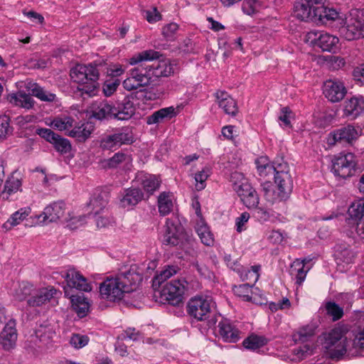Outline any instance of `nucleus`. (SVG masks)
<instances>
[{
	"label": "nucleus",
	"mask_w": 364,
	"mask_h": 364,
	"mask_svg": "<svg viewBox=\"0 0 364 364\" xmlns=\"http://www.w3.org/2000/svg\"><path fill=\"white\" fill-rule=\"evenodd\" d=\"M176 115L175 108L168 107L160 109L146 117V124L149 125L159 124L165 119H170Z\"/></svg>",
	"instance_id": "nucleus-31"
},
{
	"label": "nucleus",
	"mask_w": 364,
	"mask_h": 364,
	"mask_svg": "<svg viewBox=\"0 0 364 364\" xmlns=\"http://www.w3.org/2000/svg\"><path fill=\"white\" fill-rule=\"evenodd\" d=\"M327 314L332 318L333 321L341 319L343 316V309L334 301H328L326 304Z\"/></svg>",
	"instance_id": "nucleus-46"
},
{
	"label": "nucleus",
	"mask_w": 364,
	"mask_h": 364,
	"mask_svg": "<svg viewBox=\"0 0 364 364\" xmlns=\"http://www.w3.org/2000/svg\"><path fill=\"white\" fill-rule=\"evenodd\" d=\"M316 326L314 323H309L298 329L293 334V339L295 342L305 343L315 335Z\"/></svg>",
	"instance_id": "nucleus-36"
},
{
	"label": "nucleus",
	"mask_w": 364,
	"mask_h": 364,
	"mask_svg": "<svg viewBox=\"0 0 364 364\" xmlns=\"http://www.w3.org/2000/svg\"><path fill=\"white\" fill-rule=\"evenodd\" d=\"M108 203V194L106 192L97 191L95 193L90 200L89 206L91 208V213L95 215L102 212Z\"/></svg>",
	"instance_id": "nucleus-28"
},
{
	"label": "nucleus",
	"mask_w": 364,
	"mask_h": 364,
	"mask_svg": "<svg viewBox=\"0 0 364 364\" xmlns=\"http://www.w3.org/2000/svg\"><path fill=\"white\" fill-rule=\"evenodd\" d=\"M267 343L266 338L257 335H251L243 341V346L250 350L258 349Z\"/></svg>",
	"instance_id": "nucleus-41"
},
{
	"label": "nucleus",
	"mask_w": 364,
	"mask_h": 364,
	"mask_svg": "<svg viewBox=\"0 0 364 364\" xmlns=\"http://www.w3.org/2000/svg\"><path fill=\"white\" fill-rule=\"evenodd\" d=\"M8 117H0V139L5 138L11 132Z\"/></svg>",
	"instance_id": "nucleus-58"
},
{
	"label": "nucleus",
	"mask_w": 364,
	"mask_h": 364,
	"mask_svg": "<svg viewBox=\"0 0 364 364\" xmlns=\"http://www.w3.org/2000/svg\"><path fill=\"white\" fill-rule=\"evenodd\" d=\"M119 85V80H115L114 81H107L103 85L104 94L109 97L111 96Z\"/></svg>",
	"instance_id": "nucleus-61"
},
{
	"label": "nucleus",
	"mask_w": 364,
	"mask_h": 364,
	"mask_svg": "<svg viewBox=\"0 0 364 364\" xmlns=\"http://www.w3.org/2000/svg\"><path fill=\"white\" fill-rule=\"evenodd\" d=\"M89 341V338L85 335L73 334L70 340V344L75 348H81L85 346Z\"/></svg>",
	"instance_id": "nucleus-54"
},
{
	"label": "nucleus",
	"mask_w": 364,
	"mask_h": 364,
	"mask_svg": "<svg viewBox=\"0 0 364 364\" xmlns=\"http://www.w3.org/2000/svg\"><path fill=\"white\" fill-rule=\"evenodd\" d=\"M178 29V24L176 23H170L163 28L162 33L166 38L171 40L173 38Z\"/></svg>",
	"instance_id": "nucleus-60"
},
{
	"label": "nucleus",
	"mask_w": 364,
	"mask_h": 364,
	"mask_svg": "<svg viewBox=\"0 0 364 364\" xmlns=\"http://www.w3.org/2000/svg\"><path fill=\"white\" fill-rule=\"evenodd\" d=\"M55 149L61 154H67L71 150V144L68 139L58 136L52 144Z\"/></svg>",
	"instance_id": "nucleus-52"
},
{
	"label": "nucleus",
	"mask_w": 364,
	"mask_h": 364,
	"mask_svg": "<svg viewBox=\"0 0 364 364\" xmlns=\"http://www.w3.org/2000/svg\"><path fill=\"white\" fill-rule=\"evenodd\" d=\"M348 213L351 219L360 220L364 216V198L353 201L348 208Z\"/></svg>",
	"instance_id": "nucleus-40"
},
{
	"label": "nucleus",
	"mask_w": 364,
	"mask_h": 364,
	"mask_svg": "<svg viewBox=\"0 0 364 364\" xmlns=\"http://www.w3.org/2000/svg\"><path fill=\"white\" fill-rule=\"evenodd\" d=\"M142 186L147 193H153L161 184V181L154 175L144 176L141 181Z\"/></svg>",
	"instance_id": "nucleus-44"
},
{
	"label": "nucleus",
	"mask_w": 364,
	"mask_h": 364,
	"mask_svg": "<svg viewBox=\"0 0 364 364\" xmlns=\"http://www.w3.org/2000/svg\"><path fill=\"white\" fill-rule=\"evenodd\" d=\"M74 119L70 117L55 118L50 126L60 131L68 130L73 126Z\"/></svg>",
	"instance_id": "nucleus-47"
},
{
	"label": "nucleus",
	"mask_w": 364,
	"mask_h": 364,
	"mask_svg": "<svg viewBox=\"0 0 364 364\" xmlns=\"http://www.w3.org/2000/svg\"><path fill=\"white\" fill-rule=\"evenodd\" d=\"M346 331L341 326L336 327L324 336V347L332 358H341L347 350Z\"/></svg>",
	"instance_id": "nucleus-5"
},
{
	"label": "nucleus",
	"mask_w": 364,
	"mask_h": 364,
	"mask_svg": "<svg viewBox=\"0 0 364 364\" xmlns=\"http://www.w3.org/2000/svg\"><path fill=\"white\" fill-rule=\"evenodd\" d=\"M117 277L122 279L120 282L126 293L133 291L143 279L142 275L133 269H130L127 272L119 274Z\"/></svg>",
	"instance_id": "nucleus-25"
},
{
	"label": "nucleus",
	"mask_w": 364,
	"mask_h": 364,
	"mask_svg": "<svg viewBox=\"0 0 364 364\" xmlns=\"http://www.w3.org/2000/svg\"><path fill=\"white\" fill-rule=\"evenodd\" d=\"M231 178L242 179L240 182H233V189L240 197L243 204L248 208L257 207L259 201L258 194L247 180L243 178L242 175L236 172L232 175Z\"/></svg>",
	"instance_id": "nucleus-6"
},
{
	"label": "nucleus",
	"mask_w": 364,
	"mask_h": 364,
	"mask_svg": "<svg viewBox=\"0 0 364 364\" xmlns=\"http://www.w3.org/2000/svg\"><path fill=\"white\" fill-rule=\"evenodd\" d=\"M260 6V1L255 0H244L242 9L247 15L256 13Z\"/></svg>",
	"instance_id": "nucleus-53"
},
{
	"label": "nucleus",
	"mask_w": 364,
	"mask_h": 364,
	"mask_svg": "<svg viewBox=\"0 0 364 364\" xmlns=\"http://www.w3.org/2000/svg\"><path fill=\"white\" fill-rule=\"evenodd\" d=\"M57 294V290L53 287H48L36 289L28 301V306L32 307L41 306L50 301Z\"/></svg>",
	"instance_id": "nucleus-17"
},
{
	"label": "nucleus",
	"mask_w": 364,
	"mask_h": 364,
	"mask_svg": "<svg viewBox=\"0 0 364 364\" xmlns=\"http://www.w3.org/2000/svg\"><path fill=\"white\" fill-rule=\"evenodd\" d=\"M76 300L78 301L79 305H76L75 311L77 314V315L80 317H84L87 315L88 311H89V304L87 301H81V298L78 297L76 299ZM82 300H84L82 299Z\"/></svg>",
	"instance_id": "nucleus-62"
},
{
	"label": "nucleus",
	"mask_w": 364,
	"mask_h": 364,
	"mask_svg": "<svg viewBox=\"0 0 364 364\" xmlns=\"http://www.w3.org/2000/svg\"><path fill=\"white\" fill-rule=\"evenodd\" d=\"M340 33L348 41L364 38V9L350 11L345 25L340 28Z\"/></svg>",
	"instance_id": "nucleus-4"
},
{
	"label": "nucleus",
	"mask_w": 364,
	"mask_h": 364,
	"mask_svg": "<svg viewBox=\"0 0 364 364\" xmlns=\"http://www.w3.org/2000/svg\"><path fill=\"white\" fill-rule=\"evenodd\" d=\"M291 115V111L288 107H284L281 109V114L279 117V119L282 122L285 126L290 127L291 122L290 118Z\"/></svg>",
	"instance_id": "nucleus-64"
},
{
	"label": "nucleus",
	"mask_w": 364,
	"mask_h": 364,
	"mask_svg": "<svg viewBox=\"0 0 364 364\" xmlns=\"http://www.w3.org/2000/svg\"><path fill=\"white\" fill-rule=\"evenodd\" d=\"M192 266L201 277L208 279L211 278L212 272L204 264H200L198 262H195L192 264Z\"/></svg>",
	"instance_id": "nucleus-59"
},
{
	"label": "nucleus",
	"mask_w": 364,
	"mask_h": 364,
	"mask_svg": "<svg viewBox=\"0 0 364 364\" xmlns=\"http://www.w3.org/2000/svg\"><path fill=\"white\" fill-rule=\"evenodd\" d=\"M219 333L224 341L236 343L240 338V331L229 321L222 320L218 323Z\"/></svg>",
	"instance_id": "nucleus-26"
},
{
	"label": "nucleus",
	"mask_w": 364,
	"mask_h": 364,
	"mask_svg": "<svg viewBox=\"0 0 364 364\" xmlns=\"http://www.w3.org/2000/svg\"><path fill=\"white\" fill-rule=\"evenodd\" d=\"M323 93L332 102L342 100L347 93L343 82L338 80H328L323 86Z\"/></svg>",
	"instance_id": "nucleus-12"
},
{
	"label": "nucleus",
	"mask_w": 364,
	"mask_h": 364,
	"mask_svg": "<svg viewBox=\"0 0 364 364\" xmlns=\"http://www.w3.org/2000/svg\"><path fill=\"white\" fill-rule=\"evenodd\" d=\"M16 325V321L10 319L0 334V345L6 350H9L16 346L18 336Z\"/></svg>",
	"instance_id": "nucleus-16"
},
{
	"label": "nucleus",
	"mask_w": 364,
	"mask_h": 364,
	"mask_svg": "<svg viewBox=\"0 0 364 364\" xmlns=\"http://www.w3.org/2000/svg\"><path fill=\"white\" fill-rule=\"evenodd\" d=\"M305 264L304 261L299 259L295 260L291 266V274L296 278V283L300 285L305 279L308 269H304Z\"/></svg>",
	"instance_id": "nucleus-39"
},
{
	"label": "nucleus",
	"mask_w": 364,
	"mask_h": 364,
	"mask_svg": "<svg viewBox=\"0 0 364 364\" xmlns=\"http://www.w3.org/2000/svg\"><path fill=\"white\" fill-rule=\"evenodd\" d=\"M66 285L64 287L65 296L75 301V296L71 293V290L75 289L80 291L89 292L92 290V287L87 282V279L82 275L80 272L75 269H70L65 275Z\"/></svg>",
	"instance_id": "nucleus-8"
},
{
	"label": "nucleus",
	"mask_w": 364,
	"mask_h": 364,
	"mask_svg": "<svg viewBox=\"0 0 364 364\" xmlns=\"http://www.w3.org/2000/svg\"><path fill=\"white\" fill-rule=\"evenodd\" d=\"M132 161L131 156L122 152L116 153L112 157L107 160L109 168H116L123 162L129 163Z\"/></svg>",
	"instance_id": "nucleus-50"
},
{
	"label": "nucleus",
	"mask_w": 364,
	"mask_h": 364,
	"mask_svg": "<svg viewBox=\"0 0 364 364\" xmlns=\"http://www.w3.org/2000/svg\"><path fill=\"white\" fill-rule=\"evenodd\" d=\"M308 36L315 46L319 47L323 51H331L338 43L336 36L324 32L311 31Z\"/></svg>",
	"instance_id": "nucleus-15"
},
{
	"label": "nucleus",
	"mask_w": 364,
	"mask_h": 364,
	"mask_svg": "<svg viewBox=\"0 0 364 364\" xmlns=\"http://www.w3.org/2000/svg\"><path fill=\"white\" fill-rule=\"evenodd\" d=\"M36 338L47 344L55 336V331L50 326L41 325L35 331Z\"/></svg>",
	"instance_id": "nucleus-42"
},
{
	"label": "nucleus",
	"mask_w": 364,
	"mask_h": 364,
	"mask_svg": "<svg viewBox=\"0 0 364 364\" xmlns=\"http://www.w3.org/2000/svg\"><path fill=\"white\" fill-rule=\"evenodd\" d=\"M252 286L248 284H243L238 286H235L233 288L234 294L239 297L242 298L244 301H251L252 300Z\"/></svg>",
	"instance_id": "nucleus-45"
},
{
	"label": "nucleus",
	"mask_w": 364,
	"mask_h": 364,
	"mask_svg": "<svg viewBox=\"0 0 364 364\" xmlns=\"http://www.w3.org/2000/svg\"><path fill=\"white\" fill-rule=\"evenodd\" d=\"M114 108V119L122 121L129 119L134 114L136 110L133 98L129 96L118 102Z\"/></svg>",
	"instance_id": "nucleus-21"
},
{
	"label": "nucleus",
	"mask_w": 364,
	"mask_h": 364,
	"mask_svg": "<svg viewBox=\"0 0 364 364\" xmlns=\"http://www.w3.org/2000/svg\"><path fill=\"white\" fill-rule=\"evenodd\" d=\"M279 163H274L273 164H268L259 168L257 171L259 175L263 178L267 177L270 175H275L277 171V166Z\"/></svg>",
	"instance_id": "nucleus-56"
},
{
	"label": "nucleus",
	"mask_w": 364,
	"mask_h": 364,
	"mask_svg": "<svg viewBox=\"0 0 364 364\" xmlns=\"http://www.w3.org/2000/svg\"><path fill=\"white\" fill-rule=\"evenodd\" d=\"M152 77H166L173 74V67L168 59H163L147 65V68Z\"/></svg>",
	"instance_id": "nucleus-22"
},
{
	"label": "nucleus",
	"mask_w": 364,
	"mask_h": 364,
	"mask_svg": "<svg viewBox=\"0 0 364 364\" xmlns=\"http://www.w3.org/2000/svg\"><path fill=\"white\" fill-rule=\"evenodd\" d=\"M7 100L12 106L26 110L32 109L36 104L31 95L26 93L23 90L8 95Z\"/></svg>",
	"instance_id": "nucleus-19"
},
{
	"label": "nucleus",
	"mask_w": 364,
	"mask_h": 364,
	"mask_svg": "<svg viewBox=\"0 0 364 364\" xmlns=\"http://www.w3.org/2000/svg\"><path fill=\"white\" fill-rule=\"evenodd\" d=\"M31 213V209L29 207H25L19 209L7 220L3 225V228L6 230H10L13 227L18 225L21 222L24 220Z\"/></svg>",
	"instance_id": "nucleus-35"
},
{
	"label": "nucleus",
	"mask_w": 364,
	"mask_h": 364,
	"mask_svg": "<svg viewBox=\"0 0 364 364\" xmlns=\"http://www.w3.org/2000/svg\"><path fill=\"white\" fill-rule=\"evenodd\" d=\"M114 134L103 136L100 141V146L103 150H116L119 148Z\"/></svg>",
	"instance_id": "nucleus-51"
},
{
	"label": "nucleus",
	"mask_w": 364,
	"mask_h": 364,
	"mask_svg": "<svg viewBox=\"0 0 364 364\" xmlns=\"http://www.w3.org/2000/svg\"><path fill=\"white\" fill-rule=\"evenodd\" d=\"M94 130L92 124L86 123L75 127L68 133V136L75 138L77 141L82 142L86 141Z\"/></svg>",
	"instance_id": "nucleus-34"
},
{
	"label": "nucleus",
	"mask_w": 364,
	"mask_h": 364,
	"mask_svg": "<svg viewBox=\"0 0 364 364\" xmlns=\"http://www.w3.org/2000/svg\"><path fill=\"white\" fill-rule=\"evenodd\" d=\"M174 196L171 192H162L157 199L159 214L162 216L168 215L173 208Z\"/></svg>",
	"instance_id": "nucleus-29"
},
{
	"label": "nucleus",
	"mask_w": 364,
	"mask_h": 364,
	"mask_svg": "<svg viewBox=\"0 0 364 364\" xmlns=\"http://www.w3.org/2000/svg\"><path fill=\"white\" fill-rule=\"evenodd\" d=\"M178 270V267L176 266H168L167 268L161 271L159 274H157L154 277V285H156L157 284L159 286L166 279H169L171 277L176 274Z\"/></svg>",
	"instance_id": "nucleus-49"
},
{
	"label": "nucleus",
	"mask_w": 364,
	"mask_h": 364,
	"mask_svg": "<svg viewBox=\"0 0 364 364\" xmlns=\"http://www.w3.org/2000/svg\"><path fill=\"white\" fill-rule=\"evenodd\" d=\"M212 299L208 296L196 295L187 304L188 315L197 321H205L211 313Z\"/></svg>",
	"instance_id": "nucleus-7"
},
{
	"label": "nucleus",
	"mask_w": 364,
	"mask_h": 364,
	"mask_svg": "<svg viewBox=\"0 0 364 364\" xmlns=\"http://www.w3.org/2000/svg\"><path fill=\"white\" fill-rule=\"evenodd\" d=\"M196 230L201 242L205 245L211 246L213 245V235L203 219L200 220V221L197 223Z\"/></svg>",
	"instance_id": "nucleus-37"
},
{
	"label": "nucleus",
	"mask_w": 364,
	"mask_h": 364,
	"mask_svg": "<svg viewBox=\"0 0 364 364\" xmlns=\"http://www.w3.org/2000/svg\"><path fill=\"white\" fill-rule=\"evenodd\" d=\"M208 177V171L203 169L195 175L196 186L198 191H200L205 188V182Z\"/></svg>",
	"instance_id": "nucleus-57"
},
{
	"label": "nucleus",
	"mask_w": 364,
	"mask_h": 364,
	"mask_svg": "<svg viewBox=\"0 0 364 364\" xmlns=\"http://www.w3.org/2000/svg\"><path fill=\"white\" fill-rule=\"evenodd\" d=\"M295 16L301 21H333L338 13L324 6L323 0H297L294 5Z\"/></svg>",
	"instance_id": "nucleus-1"
},
{
	"label": "nucleus",
	"mask_w": 364,
	"mask_h": 364,
	"mask_svg": "<svg viewBox=\"0 0 364 364\" xmlns=\"http://www.w3.org/2000/svg\"><path fill=\"white\" fill-rule=\"evenodd\" d=\"M143 196V193L139 188H128L125 190L124 194L120 200L121 204L124 208L135 205L141 200Z\"/></svg>",
	"instance_id": "nucleus-33"
},
{
	"label": "nucleus",
	"mask_w": 364,
	"mask_h": 364,
	"mask_svg": "<svg viewBox=\"0 0 364 364\" xmlns=\"http://www.w3.org/2000/svg\"><path fill=\"white\" fill-rule=\"evenodd\" d=\"M215 97L218 106L228 115L234 117L238 112L236 101L225 91H218Z\"/></svg>",
	"instance_id": "nucleus-24"
},
{
	"label": "nucleus",
	"mask_w": 364,
	"mask_h": 364,
	"mask_svg": "<svg viewBox=\"0 0 364 364\" xmlns=\"http://www.w3.org/2000/svg\"><path fill=\"white\" fill-rule=\"evenodd\" d=\"M87 72L85 73V84H82V87L78 88L82 94H86L89 97L96 95V90L98 88L100 73L96 65L92 64L87 65Z\"/></svg>",
	"instance_id": "nucleus-14"
},
{
	"label": "nucleus",
	"mask_w": 364,
	"mask_h": 364,
	"mask_svg": "<svg viewBox=\"0 0 364 364\" xmlns=\"http://www.w3.org/2000/svg\"><path fill=\"white\" fill-rule=\"evenodd\" d=\"M355 161L351 153H341L332 159L331 171L336 176L346 178L355 171Z\"/></svg>",
	"instance_id": "nucleus-9"
},
{
	"label": "nucleus",
	"mask_w": 364,
	"mask_h": 364,
	"mask_svg": "<svg viewBox=\"0 0 364 364\" xmlns=\"http://www.w3.org/2000/svg\"><path fill=\"white\" fill-rule=\"evenodd\" d=\"M123 87L125 90L128 91H131L133 90H136L141 86L136 81V80L129 73V76L123 81Z\"/></svg>",
	"instance_id": "nucleus-63"
},
{
	"label": "nucleus",
	"mask_w": 364,
	"mask_h": 364,
	"mask_svg": "<svg viewBox=\"0 0 364 364\" xmlns=\"http://www.w3.org/2000/svg\"><path fill=\"white\" fill-rule=\"evenodd\" d=\"M65 210V204L63 201L54 202L46 206L41 215L38 216L43 217V222H55L61 218Z\"/></svg>",
	"instance_id": "nucleus-23"
},
{
	"label": "nucleus",
	"mask_w": 364,
	"mask_h": 364,
	"mask_svg": "<svg viewBox=\"0 0 364 364\" xmlns=\"http://www.w3.org/2000/svg\"><path fill=\"white\" fill-rule=\"evenodd\" d=\"M36 134L50 144H53L58 136V134H55L51 129L47 128L38 129L36 130Z\"/></svg>",
	"instance_id": "nucleus-55"
},
{
	"label": "nucleus",
	"mask_w": 364,
	"mask_h": 364,
	"mask_svg": "<svg viewBox=\"0 0 364 364\" xmlns=\"http://www.w3.org/2000/svg\"><path fill=\"white\" fill-rule=\"evenodd\" d=\"M121 280L117 277L107 278L100 286L101 297L110 301L122 299L126 291L122 288Z\"/></svg>",
	"instance_id": "nucleus-11"
},
{
	"label": "nucleus",
	"mask_w": 364,
	"mask_h": 364,
	"mask_svg": "<svg viewBox=\"0 0 364 364\" xmlns=\"http://www.w3.org/2000/svg\"><path fill=\"white\" fill-rule=\"evenodd\" d=\"M35 288L33 284L27 282L18 283L13 292L14 297L18 301H23L28 296H32Z\"/></svg>",
	"instance_id": "nucleus-38"
},
{
	"label": "nucleus",
	"mask_w": 364,
	"mask_h": 364,
	"mask_svg": "<svg viewBox=\"0 0 364 364\" xmlns=\"http://www.w3.org/2000/svg\"><path fill=\"white\" fill-rule=\"evenodd\" d=\"M119 146L123 144H131L134 142V135L128 128H122L113 133Z\"/></svg>",
	"instance_id": "nucleus-43"
},
{
	"label": "nucleus",
	"mask_w": 364,
	"mask_h": 364,
	"mask_svg": "<svg viewBox=\"0 0 364 364\" xmlns=\"http://www.w3.org/2000/svg\"><path fill=\"white\" fill-rule=\"evenodd\" d=\"M21 181L14 176L9 178L4 184V190L0 193V197L4 200H12L16 193L21 191Z\"/></svg>",
	"instance_id": "nucleus-27"
},
{
	"label": "nucleus",
	"mask_w": 364,
	"mask_h": 364,
	"mask_svg": "<svg viewBox=\"0 0 364 364\" xmlns=\"http://www.w3.org/2000/svg\"><path fill=\"white\" fill-rule=\"evenodd\" d=\"M358 137V132L355 128L351 124H348L331 132L327 138V144L333 146L338 141L351 143L356 140Z\"/></svg>",
	"instance_id": "nucleus-13"
},
{
	"label": "nucleus",
	"mask_w": 364,
	"mask_h": 364,
	"mask_svg": "<svg viewBox=\"0 0 364 364\" xmlns=\"http://www.w3.org/2000/svg\"><path fill=\"white\" fill-rule=\"evenodd\" d=\"M274 178L278 188L277 194L272 189L270 182H266L262 185L264 196L267 201L272 203L287 199L292 191L293 181L287 163L278 164L277 171Z\"/></svg>",
	"instance_id": "nucleus-2"
},
{
	"label": "nucleus",
	"mask_w": 364,
	"mask_h": 364,
	"mask_svg": "<svg viewBox=\"0 0 364 364\" xmlns=\"http://www.w3.org/2000/svg\"><path fill=\"white\" fill-rule=\"evenodd\" d=\"M87 65H77L70 70V77L74 82L78 84H85V73L87 70Z\"/></svg>",
	"instance_id": "nucleus-48"
},
{
	"label": "nucleus",
	"mask_w": 364,
	"mask_h": 364,
	"mask_svg": "<svg viewBox=\"0 0 364 364\" xmlns=\"http://www.w3.org/2000/svg\"><path fill=\"white\" fill-rule=\"evenodd\" d=\"M183 236L182 228L167 220L166 230L164 235L163 243L172 246H176L181 242Z\"/></svg>",
	"instance_id": "nucleus-20"
},
{
	"label": "nucleus",
	"mask_w": 364,
	"mask_h": 364,
	"mask_svg": "<svg viewBox=\"0 0 364 364\" xmlns=\"http://www.w3.org/2000/svg\"><path fill=\"white\" fill-rule=\"evenodd\" d=\"M160 55L158 51L146 50L136 53L128 60L131 65H138L136 67L131 69L129 73L141 87L147 86L151 82L150 72L149 69H146L147 65H144L142 63L157 60L159 58Z\"/></svg>",
	"instance_id": "nucleus-3"
},
{
	"label": "nucleus",
	"mask_w": 364,
	"mask_h": 364,
	"mask_svg": "<svg viewBox=\"0 0 364 364\" xmlns=\"http://www.w3.org/2000/svg\"><path fill=\"white\" fill-rule=\"evenodd\" d=\"M26 87L31 92L32 96L37 97L41 101L51 102L55 100L56 95L55 94L44 90L36 82H28Z\"/></svg>",
	"instance_id": "nucleus-30"
},
{
	"label": "nucleus",
	"mask_w": 364,
	"mask_h": 364,
	"mask_svg": "<svg viewBox=\"0 0 364 364\" xmlns=\"http://www.w3.org/2000/svg\"><path fill=\"white\" fill-rule=\"evenodd\" d=\"M186 284L184 279L172 280L166 283L160 292L161 298L173 306L178 305L182 301Z\"/></svg>",
	"instance_id": "nucleus-10"
},
{
	"label": "nucleus",
	"mask_w": 364,
	"mask_h": 364,
	"mask_svg": "<svg viewBox=\"0 0 364 364\" xmlns=\"http://www.w3.org/2000/svg\"><path fill=\"white\" fill-rule=\"evenodd\" d=\"M114 106H112L106 101H102L93 108L92 116L100 120L106 118L114 119Z\"/></svg>",
	"instance_id": "nucleus-32"
},
{
	"label": "nucleus",
	"mask_w": 364,
	"mask_h": 364,
	"mask_svg": "<svg viewBox=\"0 0 364 364\" xmlns=\"http://www.w3.org/2000/svg\"><path fill=\"white\" fill-rule=\"evenodd\" d=\"M364 113V98L362 96L347 99L343 104V114L352 119Z\"/></svg>",
	"instance_id": "nucleus-18"
}]
</instances>
